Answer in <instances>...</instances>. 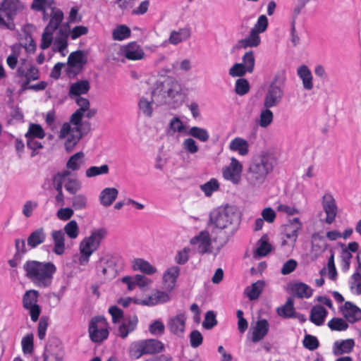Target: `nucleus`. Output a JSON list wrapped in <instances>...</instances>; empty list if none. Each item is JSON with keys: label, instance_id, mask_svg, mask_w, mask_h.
<instances>
[{"label": "nucleus", "instance_id": "f257e3e1", "mask_svg": "<svg viewBox=\"0 0 361 361\" xmlns=\"http://www.w3.org/2000/svg\"><path fill=\"white\" fill-rule=\"evenodd\" d=\"M79 106L70 118L69 122L64 123L59 131V138L67 137L65 142V149L71 152L80 139L91 130V124L89 121H82L85 111L90 107V104L87 98L76 97L73 99Z\"/></svg>", "mask_w": 361, "mask_h": 361}, {"label": "nucleus", "instance_id": "f03ea898", "mask_svg": "<svg viewBox=\"0 0 361 361\" xmlns=\"http://www.w3.org/2000/svg\"><path fill=\"white\" fill-rule=\"evenodd\" d=\"M276 165V158L269 152H262L255 157L244 175L247 187L252 190L261 189L267 183L268 176L273 172Z\"/></svg>", "mask_w": 361, "mask_h": 361}, {"label": "nucleus", "instance_id": "7ed1b4c3", "mask_svg": "<svg viewBox=\"0 0 361 361\" xmlns=\"http://www.w3.org/2000/svg\"><path fill=\"white\" fill-rule=\"evenodd\" d=\"M182 87L177 80L168 77L156 84L152 91V100L157 106H180L183 101Z\"/></svg>", "mask_w": 361, "mask_h": 361}, {"label": "nucleus", "instance_id": "20e7f679", "mask_svg": "<svg viewBox=\"0 0 361 361\" xmlns=\"http://www.w3.org/2000/svg\"><path fill=\"white\" fill-rule=\"evenodd\" d=\"M25 276L39 287L49 286L56 271L55 265L51 262H40L27 261L23 266Z\"/></svg>", "mask_w": 361, "mask_h": 361}, {"label": "nucleus", "instance_id": "39448f33", "mask_svg": "<svg viewBox=\"0 0 361 361\" xmlns=\"http://www.w3.org/2000/svg\"><path fill=\"white\" fill-rule=\"evenodd\" d=\"M239 222V212L234 206L219 207L212 211L209 214V224L220 230L231 225H237Z\"/></svg>", "mask_w": 361, "mask_h": 361}, {"label": "nucleus", "instance_id": "423d86ee", "mask_svg": "<svg viewBox=\"0 0 361 361\" xmlns=\"http://www.w3.org/2000/svg\"><path fill=\"white\" fill-rule=\"evenodd\" d=\"M107 235V231L104 228L95 229L88 237H85L80 243V264L85 265L89 262L90 257L99 247L102 240Z\"/></svg>", "mask_w": 361, "mask_h": 361}, {"label": "nucleus", "instance_id": "0eeeda50", "mask_svg": "<svg viewBox=\"0 0 361 361\" xmlns=\"http://www.w3.org/2000/svg\"><path fill=\"white\" fill-rule=\"evenodd\" d=\"M23 8L19 0L0 1V26L13 30L15 29L13 18Z\"/></svg>", "mask_w": 361, "mask_h": 361}, {"label": "nucleus", "instance_id": "6e6552de", "mask_svg": "<svg viewBox=\"0 0 361 361\" xmlns=\"http://www.w3.org/2000/svg\"><path fill=\"white\" fill-rule=\"evenodd\" d=\"M284 96V86L276 77L267 87L264 98L263 106L274 108L281 104Z\"/></svg>", "mask_w": 361, "mask_h": 361}, {"label": "nucleus", "instance_id": "1a4fd4ad", "mask_svg": "<svg viewBox=\"0 0 361 361\" xmlns=\"http://www.w3.org/2000/svg\"><path fill=\"white\" fill-rule=\"evenodd\" d=\"M163 348V343L156 339L140 341L131 345L130 354L134 358H139L143 355L159 353Z\"/></svg>", "mask_w": 361, "mask_h": 361}, {"label": "nucleus", "instance_id": "9d476101", "mask_svg": "<svg viewBox=\"0 0 361 361\" xmlns=\"http://www.w3.org/2000/svg\"><path fill=\"white\" fill-rule=\"evenodd\" d=\"M89 336L92 341L100 343L108 338V323L104 317H93L89 324Z\"/></svg>", "mask_w": 361, "mask_h": 361}, {"label": "nucleus", "instance_id": "9b49d317", "mask_svg": "<svg viewBox=\"0 0 361 361\" xmlns=\"http://www.w3.org/2000/svg\"><path fill=\"white\" fill-rule=\"evenodd\" d=\"M64 350L61 342L56 337L50 338L43 355V361H63Z\"/></svg>", "mask_w": 361, "mask_h": 361}, {"label": "nucleus", "instance_id": "f8f14e48", "mask_svg": "<svg viewBox=\"0 0 361 361\" xmlns=\"http://www.w3.org/2000/svg\"><path fill=\"white\" fill-rule=\"evenodd\" d=\"M16 77L30 81L37 80L39 78V72L32 61L27 59H20L19 66L16 73Z\"/></svg>", "mask_w": 361, "mask_h": 361}, {"label": "nucleus", "instance_id": "ddd939ff", "mask_svg": "<svg viewBox=\"0 0 361 361\" xmlns=\"http://www.w3.org/2000/svg\"><path fill=\"white\" fill-rule=\"evenodd\" d=\"M322 206L326 214L324 222L331 224L336 219L338 214V207L333 195L328 192H325L322 197Z\"/></svg>", "mask_w": 361, "mask_h": 361}, {"label": "nucleus", "instance_id": "4468645a", "mask_svg": "<svg viewBox=\"0 0 361 361\" xmlns=\"http://www.w3.org/2000/svg\"><path fill=\"white\" fill-rule=\"evenodd\" d=\"M242 170V164L237 159L232 157L230 164L223 169L222 175L226 180L237 185L240 181Z\"/></svg>", "mask_w": 361, "mask_h": 361}, {"label": "nucleus", "instance_id": "2eb2a0df", "mask_svg": "<svg viewBox=\"0 0 361 361\" xmlns=\"http://www.w3.org/2000/svg\"><path fill=\"white\" fill-rule=\"evenodd\" d=\"M62 178L61 187L64 186L67 192L71 195H75L82 188L81 182L76 178L71 177V172L68 170H63L56 173L54 176Z\"/></svg>", "mask_w": 361, "mask_h": 361}, {"label": "nucleus", "instance_id": "dca6fc26", "mask_svg": "<svg viewBox=\"0 0 361 361\" xmlns=\"http://www.w3.org/2000/svg\"><path fill=\"white\" fill-rule=\"evenodd\" d=\"M190 243L197 245V250L201 254L210 252L211 238L208 231H202L200 234L191 239Z\"/></svg>", "mask_w": 361, "mask_h": 361}, {"label": "nucleus", "instance_id": "f3484780", "mask_svg": "<svg viewBox=\"0 0 361 361\" xmlns=\"http://www.w3.org/2000/svg\"><path fill=\"white\" fill-rule=\"evenodd\" d=\"M123 55L129 60L137 61L145 58V54L142 48L135 42H132L122 49Z\"/></svg>", "mask_w": 361, "mask_h": 361}, {"label": "nucleus", "instance_id": "a211bd4d", "mask_svg": "<svg viewBox=\"0 0 361 361\" xmlns=\"http://www.w3.org/2000/svg\"><path fill=\"white\" fill-rule=\"evenodd\" d=\"M341 312L350 323L353 324L361 319V310L351 302H345L341 307Z\"/></svg>", "mask_w": 361, "mask_h": 361}, {"label": "nucleus", "instance_id": "6ab92c4d", "mask_svg": "<svg viewBox=\"0 0 361 361\" xmlns=\"http://www.w3.org/2000/svg\"><path fill=\"white\" fill-rule=\"evenodd\" d=\"M328 244L325 238L319 233L312 235L311 255L314 260L318 259L326 250Z\"/></svg>", "mask_w": 361, "mask_h": 361}, {"label": "nucleus", "instance_id": "aec40b11", "mask_svg": "<svg viewBox=\"0 0 361 361\" xmlns=\"http://www.w3.org/2000/svg\"><path fill=\"white\" fill-rule=\"evenodd\" d=\"M251 340L253 343L262 341L268 334L269 324L267 319H261L252 327Z\"/></svg>", "mask_w": 361, "mask_h": 361}, {"label": "nucleus", "instance_id": "412c9836", "mask_svg": "<svg viewBox=\"0 0 361 361\" xmlns=\"http://www.w3.org/2000/svg\"><path fill=\"white\" fill-rule=\"evenodd\" d=\"M115 260L110 256L102 257L99 259L97 268L104 276L114 277L116 270Z\"/></svg>", "mask_w": 361, "mask_h": 361}, {"label": "nucleus", "instance_id": "4be33fe9", "mask_svg": "<svg viewBox=\"0 0 361 361\" xmlns=\"http://www.w3.org/2000/svg\"><path fill=\"white\" fill-rule=\"evenodd\" d=\"M137 324V318L135 316L125 318L118 326L117 335L122 338H126L130 332L135 329Z\"/></svg>", "mask_w": 361, "mask_h": 361}, {"label": "nucleus", "instance_id": "5701e85b", "mask_svg": "<svg viewBox=\"0 0 361 361\" xmlns=\"http://www.w3.org/2000/svg\"><path fill=\"white\" fill-rule=\"evenodd\" d=\"M259 33L251 29L249 35L238 42V47L241 49L257 47L261 44Z\"/></svg>", "mask_w": 361, "mask_h": 361}, {"label": "nucleus", "instance_id": "b1692460", "mask_svg": "<svg viewBox=\"0 0 361 361\" xmlns=\"http://www.w3.org/2000/svg\"><path fill=\"white\" fill-rule=\"evenodd\" d=\"M169 300V296L167 293L163 291L156 290L152 293L146 299L137 302L135 300L137 304L142 305L152 306L159 303L166 302Z\"/></svg>", "mask_w": 361, "mask_h": 361}, {"label": "nucleus", "instance_id": "393cba45", "mask_svg": "<svg viewBox=\"0 0 361 361\" xmlns=\"http://www.w3.org/2000/svg\"><path fill=\"white\" fill-rule=\"evenodd\" d=\"M51 235L54 243L53 252L57 255H62L66 250L64 232L63 230L53 231Z\"/></svg>", "mask_w": 361, "mask_h": 361}, {"label": "nucleus", "instance_id": "a878e982", "mask_svg": "<svg viewBox=\"0 0 361 361\" xmlns=\"http://www.w3.org/2000/svg\"><path fill=\"white\" fill-rule=\"evenodd\" d=\"M90 89V85L88 80H83L78 81L71 85L69 96L72 99L76 98V97H81V94L87 93Z\"/></svg>", "mask_w": 361, "mask_h": 361}, {"label": "nucleus", "instance_id": "bb28decb", "mask_svg": "<svg viewBox=\"0 0 361 361\" xmlns=\"http://www.w3.org/2000/svg\"><path fill=\"white\" fill-rule=\"evenodd\" d=\"M327 314L328 312L323 306L314 305L310 311V320L315 325L321 326L324 324Z\"/></svg>", "mask_w": 361, "mask_h": 361}, {"label": "nucleus", "instance_id": "cd10ccee", "mask_svg": "<svg viewBox=\"0 0 361 361\" xmlns=\"http://www.w3.org/2000/svg\"><path fill=\"white\" fill-rule=\"evenodd\" d=\"M186 317L184 314H180L171 318L168 324L170 331L177 335L184 332Z\"/></svg>", "mask_w": 361, "mask_h": 361}, {"label": "nucleus", "instance_id": "c85d7f7f", "mask_svg": "<svg viewBox=\"0 0 361 361\" xmlns=\"http://www.w3.org/2000/svg\"><path fill=\"white\" fill-rule=\"evenodd\" d=\"M355 346V341L352 338L337 341L334 343L333 353L335 355L350 353Z\"/></svg>", "mask_w": 361, "mask_h": 361}, {"label": "nucleus", "instance_id": "c756f323", "mask_svg": "<svg viewBox=\"0 0 361 361\" xmlns=\"http://www.w3.org/2000/svg\"><path fill=\"white\" fill-rule=\"evenodd\" d=\"M302 228V223L299 218H294L285 225L284 232L287 238L295 242L298 237V232Z\"/></svg>", "mask_w": 361, "mask_h": 361}, {"label": "nucleus", "instance_id": "7c9ffc66", "mask_svg": "<svg viewBox=\"0 0 361 361\" xmlns=\"http://www.w3.org/2000/svg\"><path fill=\"white\" fill-rule=\"evenodd\" d=\"M51 10L50 20L46 27L47 30L54 32L62 25L61 23L63 20V13L61 9L54 6H53Z\"/></svg>", "mask_w": 361, "mask_h": 361}, {"label": "nucleus", "instance_id": "2f4dec72", "mask_svg": "<svg viewBox=\"0 0 361 361\" xmlns=\"http://www.w3.org/2000/svg\"><path fill=\"white\" fill-rule=\"evenodd\" d=\"M118 190L115 188H106L99 195V202L104 207H109L117 198Z\"/></svg>", "mask_w": 361, "mask_h": 361}, {"label": "nucleus", "instance_id": "473e14b6", "mask_svg": "<svg viewBox=\"0 0 361 361\" xmlns=\"http://www.w3.org/2000/svg\"><path fill=\"white\" fill-rule=\"evenodd\" d=\"M191 35V31L189 27L179 28L178 30H173L169 38L170 44L176 45L183 41L187 40Z\"/></svg>", "mask_w": 361, "mask_h": 361}, {"label": "nucleus", "instance_id": "72a5a7b5", "mask_svg": "<svg viewBox=\"0 0 361 361\" xmlns=\"http://www.w3.org/2000/svg\"><path fill=\"white\" fill-rule=\"evenodd\" d=\"M249 144L242 137H235L229 143V149L231 151L238 152L241 156H245L249 152Z\"/></svg>", "mask_w": 361, "mask_h": 361}, {"label": "nucleus", "instance_id": "f704fd0d", "mask_svg": "<svg viewBox=\"0 0 361 361\" xmlns=\"http://www.w3.org/2000/svg\"><path fill=\"white\" fill-rule=\"evenodd\" d=\"M46 236L47 235L43 228H37L32 232L27 238V245L31 248H35L45 241Z\"/></svg>", "mask_w": 361, "mask_h": 361}, {"label": "nucleus", "instance_id": "c9c22d12", "mask_svg": "<svg viewBox=\"0 0 361 361\" xmlns=\"http://www.w3.org/2000/svg\"><path fill=\"white\" fill-rule=\"evenodd\" d=\"M264 287V281L259 280L257 282L253 283L251 286L246 287L244 290V294L247 295L250 300H256L259 298Z\"/></svg>", "mask_w": 361, "mask_h": 361}, {"label": "nucleus", "instance_id": "e433bc0d", "mask_svg": "<svg viewBox=\"0 0 361 361\" xmlns=\"http://www.w3.org/2000/svg\"><path fill=\"white\" fill-rule=\"evenodd\" d=\"M179 273L180 268L178 267H172L167 269L163 276L164 282L167 288L172 289L174 287Z\"/></svg>", "mask_w": 361, "mask_h": 361}, {"label": "nucleus", "instance_id": "4c0bfd02", "mask_svg": "<svg viewBox=\"0 0 361 361\" xmlns=\"http://www.w3.org/2000/svg\"><path fill=\"white\" fill-rule=\"evenodd\" d=\"M86 62L85 55L82 51L72 52L68 59V65L77 68H81Z\"/></svg>", "mask_w": 361, "mask_h": 361}, {"label": "nucleus", "instance_id": "58836bf2", "mask_svg": "<svg viewBox=\"0 0 361 361\" xmlns=\"http://www.w3.org/2000/svg\"><path fill=\"white\" fill-rule=\"evenodd\" d=\"M294 295L300 298H309L312 295V289L304 283H297L292 286Z\"/></svg>", "mask_w": 361, "mask_h": 361}, {"label": "nucleus", "instance_id": "ea45409f", "mask_svg": "<svg viewBox=\"0 0 361 361\" xmlns=\"http://www.w3.org/2000/svg\"><path fill=\"white\" fill-rule=\"evenodd\" d=\"M298 73L302 80L303 87L307 90L313 87L312 76L310 69L306 66H300L298 70Z\"/></svg>", "mask_w": 361, "mask_h": 361}, {"label": "nucleus", "instance_id": "a19ab883", "mask_svg": "<svg viewBox=\"0 0 361 361\" xmlns=\"http://www.w3.org/2000/svg\"><path fill=\"white\" fill-rule=\"evenodd\" d=\"M295 312L294 300L293 298H288L285 305L277 309L278 314L284 318L294 317Z\"/></svg>", "mask_w": 361, "mask_h": 361}, {"label": "nucleus", "instance_id": "79ce46f5", "mask_svg": "<svg viewBox=\"0 0 361 361\" xmlns=\"http://www.w3.org/2000/svg\"><path fill=\"white\" fill-rule=\"evenodd\" d=\"M54 4V0H33L31 8L36 11H42L44 20H47L46 9L51 8Z\"/></svg>", "mask_w": 361, "mask_h": 361}, {"label": "nucleus", "instance_id": "37998d69", "mask_svg": "<svg viewBox=\"0 0 361 361\" xmlns=\"http://www.w3.org/2000/svg\"><path fill=\"white\" fill-rule=\"evenodd\" d=\"M154 104L155 102L152 99L149 101L145 97H142L138 102L139 110L145 117L151 118L153 116Z\"/></svg>", "mask_w": 361, "mask_h": 361}, {"label": "nucleus", "instance_id": "c03bdc74", "mask_svg": "<svg viewBox=\"0 0 361 361\" xmlns=\"http://www.w3.org/2000/svg\"><path fill=\"white\" fill-rule=\"evenodd\" d=\"M133 269L135 270H140L147 274H153L157 271L155 267L151 265L147 261L142 259H136L133 263Z\"/></svg>", "mask_w": 361, "mask_h": 361}, {"label": "nucleus", "instance_id": "a18cd8bd", "mask_svg": "<svg viewBox=\"0 0 361 361\" xmlns=\"http://www.w3.org/2000/svg\"><path fill=\"white\" fill-rule=\"evenodd\" d=\"M85 154L82 152H79L70 157L66 163V167L71 171L78 170L83 164Z\"/></svg>", "mask_w": 361, "mask_h": 361}, {"label": "nucleus", "instance_id": "49530a36", "mask_svg": "<svg viewBox=\"0 0 361 361\" xmlns=\"http://www.w3.org/2000/svg\"><path fill=\"white\" fill-rule=\"evenodd\" d=\"M61 180H63L61 176H53L52 185L54 188L57 191V195L55 197V200L59 205L63 206L65 204V201L63 188L61 187Z\"/></svg>", "mask_w": 361, "mask_h": 361}, {"label": "nucleus", "instance_id": "de8ad7c7", "mask_svg": "<svg viewBox=\"0 0 361 361\" xmlns=\"http://www.w3.org/2000/svg\"><path fill=\"white\" fill-rule=\"evenodd\" d=\"M39 293L35 290H27L23 298V305L25 309H28L37 305Z\"/></svg>", "mask_w": 361, "mask_h": 361}, {"label": "nucleus", "instance_id": "09e8293b", "mask_svg": "<svg viewBox=\"0 0 361 361\" xmlns=\"http://www.w3.org/2000/svg\"><path fill=\"white\" fill-rule=\"evenodd\" d=\"M351 292L355 295H361V272L355 271L349 281Z\"/></svg>", "mask_w": 361, "mask_h": 361}, {"label": "nucleus", "instance_id": "8fccbe9b", "mask_svg": "<svg viewBox=\"0 0 361 361\" xmlns=\"http://www.w3.org/2000/svg\"><path fill=\"white\" fill-rule=\"evenodd\" d=\"M188 135L198 139L201 142H207L209 138V134L204 128L194 126L189 129Z\"/></svg>", "mask_w": 361, "mask_h": 361}, {"label": "nucleus", "instance_id": "3c124183", "mask_svg": "<svg viewBox=\"0 0 361 361\" xmlns=\"http://www.w3.org/2000/svg\"><path fill=\"white\" fill-rule=\"evenodd\" d=\"M130 30L124 25L117 26L112 32V37L114 40L121 41L130 36Z\"/></svg>", "mask_w": 361, "mask_h": 361}, {"label": "nucleus", "instance_id": "603ef678", "mask_svg": "<svg viewBox=\"0 0 361 361\" xmlns=\"http://www.w3.org/2000/svg\"><path fill=\"white\" fill-rule=\"evenodd\" d=\"M271 108L264 107L259 115V125L262 128L268 127L273 121L274 114Z\"/></svg>", "mask_w": 361, "mask_h": 361}, {"label": "nucleus", "instance_id": "864d4df0", "mask_svg": "<svg viewBox=\"0 0 361 361\" xmlns=\"http://www.w3.org/2000/svg\"><path fill=\"white\" fill-rule=\"evenodd\" d=\"M109 168L107 164H103L100 166H91L85 171V176L87 178H92L100 175L108 174Z\"/></svg>", "mask_w": 361, "mask_h": 361}, {"label": "nucleus", "instance_id": "5fc2aeb1", "mask_svg": "<svg viewBox=\"0 0 361 361\" xmlns=\"http://www.w3.org/2000/svg\"><path fill=\"white\" fill-rule=\"evenodd\" d=\"M219 188V181L215 178H212L208 182L200 185L201 190L204 193L205 196L210 197L212 193L217 191Z\"/></svg>", "mask_w": 361, "mask_h": 361}, {"label": "nucleus", "instance_id": "6e6d98bb", "mask_svg": "<svg viewBox=\"0 0 361 361\" xmlns=\"http://www.w3.org/2000/svg\"><path fill=\"white\" fill-rule=\"evenodd\" d=\"M64 234L66 233L68 238L75 239L79 234V227L75 220L69 221L63 228Z\"/></svg>", "mask_w": 361, "mask_h": 361}, {"label": "nucleus", "instance_id": "4d7b16f0", "mask_svg": "<svg viewBox=\"0 0 361 361\" xmlns=\"http://www.w3.org/2000/svg\"><path fill=\"white\" fill-rule=\"evenodd\" d=\"M328 326L332 331H342L348 328V324L342 318L334 317L328 322Z\"/></svg>", "mask_w": 361, "mask_h": 361}, {"label": "nucleus", "instance_id": "13d9d810", "mask_svg": "<svg viewBox=\"0 0 361 361\" xmlns=\"http://www.w3.org/2000/svg\"><path fill=\"white\" fill-rule=\"evenodd\" d=\"M45 136V133L43 128L38 124H30L28 131L25 134V137L32 138L42 139Z\"/></svg>", "mask_w": 361, "mask_h": 361}, {"label": "nucleus", "instance_id": "bf43d9fd", "mask_svg": "<svg viewBox=\"0 0 361 361\" xmlns=\"http://www.w3.org/2000/svg\"><path fill=\"white\" fill-rule=\"evenodd\" d=\"M87 204V197L83 194H78L72 198V206L75 210H80L86 208Z\"/></svg>", "mask_w": 361, "mask_h": 361}, {"label": "nucleus", "instance_id": "052dcab7", "mask_svg": "<svg viewBox=\"0 0 361 361\" xmlns=\"http://www.w3.org/2000/svg\"><path fill=\"white\" fill-rule=\"evenodd\" d=\"M243 65L248 73H252L255 66V56L253 51L246 52L243 56Z\"/></svg>", "mask_w": 361, "mask_h": 361}, {"label": "nucleus", "instance_id": "680f3d73", "mask_svg": "<svg viewBox=\"0 0 361 361\" xmlns=\"http://www.w3.org/2000/svg\"><path fill=\"white\" fill-rule=\"evenodd\" d=\"M250 85L246 79H238L235 82V91L239 95H244L249 92Z\"/></svg>", "mask_w": 361, "mask_h": 361}, {"label": "nucleus", "instance_id": "e2e57ef3", "mask_svg": "<svg viewBox=\"0 0 361 361\" xmlns=\"http://www.w3.org/2000/svg\"><path fill=\"white\" fill-rule=\"evenodd\" d=\"M353 255L346 248L345 245L343 246L341 258L342 262V268L344 271H348L350 269V260Z\"/></svg>", "mask_w": 361, "mask_h": 361}, {"label": "nucleus", "instance_id": "0e129e2a", "mask_svg": "<svg viewBox=\"0 0 361 361\" xmlns=\"http://www.w3.org/2000/svg\"><path fill=\"white\" fill-rule=\"evenodd\" d=\"M217 324L216 314L214 311H208L205 314L204 321L202 326L206 329H211Z\"/></svg>", "mask_w": 361, "mask_h": 361}, {"label": "nucleus", "instance_id": "69168bd1", "mask_svg": "<svg viewBox=\"0 0 361 361\" xmlns=\"http://www.w3.org/2000/svg\"><path fill=\"white\" fill-rule=\"evenodd\" d=\"M268 27V19L265 15H261L254 27L252 28L257 32L261 34L264 32Z\"/></svg>", "mask_w": 361, "mask_h": 361}, {"label": "nucleus", "instance_id": "338daca9", "mask_svg": "<svg viewBox=\"0 0 361 361\" xmlns=\"http://www.w3.org/2000/svg\"><path fill=\"white\" fill-rule=\"evenodd\" d=\"M319 343L317 337L307 334L303 340V345L310 350H314L319 347Z\"/></svg>", "mask_w": 361, "mask_h": 361}, {"label": "nucleus", "instance_id": "774afa93", "mask_svg": "<svg viewBox=\"0 0 361 361\" xmlns=\"http://www.w3.org/2000/svg\"><path fill=\"white\" fill-rule=\"evenodd\" d=\"M165 326L162 322L159 320L154 321L149 325V332L155 336H161L164 333Z\"/></svg>", "mask_w": 361, "mask_h": 361}]
</instances>
